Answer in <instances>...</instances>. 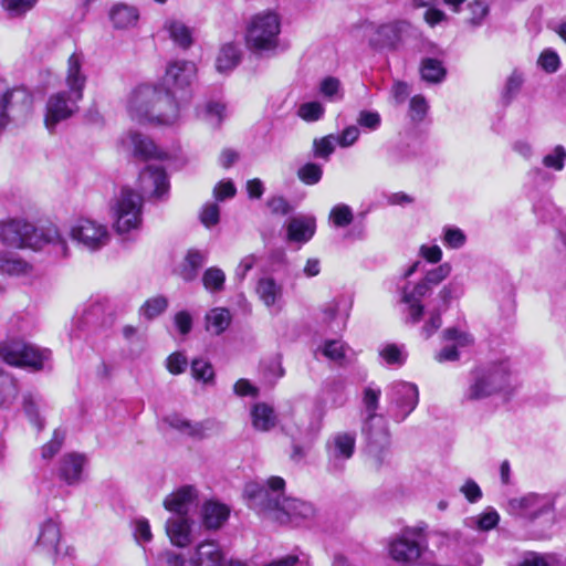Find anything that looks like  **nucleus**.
Here are the masks:
<instances>
[{
  "label": "nucleus",
  "mask_w": 566,
  "mask_h": 566,
  "mask_svg": "<svg viewBox=\"0 0 566 566\" xmlns=\"http://www.w3.org/2000/svg\"><path fill=\"white\" fill-rule=\"evenodd\" d=\"M284 488L285 481L281 476H271L265 483H247L244 496L251 509L281 524L310 518L314 514L313 506L302 500L283 496Z\"/></svg>",
  "instance_id": "obj_1"
},
{
  "label": "nucleus",
  "mask_w": 566,
  "mask_h": 566,
  "mask_svg": "<svg viewBox=\"0 0 566 566\" xmlns=\"http://www.w3.org/2000/svg\"><path fill=\"white\" fill-rule=\"evenodd\" d=\"M130 117L140 123L171 125L179 118L180 107L168 93L154 85L135 87L127 101Z\"/></svg>",
  "instance_id": "obj_2"
},
{
  "label": "nucleus",
  "mask_w": 566,
  "mask_h": 566,
  "mask_svg": "<svg viewBox=\"0 0 566 566\" xmlns=\"http://www.w3.org/2000/svg\"><path fill=\"white\" fill-rule=\"evenodd\" d=\"M0 241L12 248L33 250H39L44 244H52L56 253L63 256L69 255L67 242L55 226L36 229L33 224L20 219L3 221L0 222Z\"/></svg>",
  "instance_id": "obj_3"
},
{
  "label": "nucleus",
  "mask_w": 566,
  "mask_h": 566,
  "mask_svg": "<svg viewBox=\"0 0 566 566\" xmlns=\"http://www.w3.org/2000/svg\"><path fill=\"white\" fill-rule=\"evenodd\" d=\"M388 555L401 566H437L424 558L428 541L422 527L407 526L388 541Z\"/></svg>",
  "instance_id": "obj_4"
},
{
  "label": "nucleus",
  "mask_w": 566,
  "mask_h": 566,
  "mask_svg": "<svg viewBox=\"0 0 566 566\" xmlns=\"http://www.w3.org/2000/svg\"><path fill=\"white\" fill-rule=\"evenodd\" d=\"M512 375L507 363L491 364L471 371L463 400L478 401L512 388Z\"/></svg>",
  "instance_id": "obj_5"
},
{
  "label": "nucleus",
  "mask_w": 566,
  "mask_h": 566,
  "mask_svg": "<svg viewBox=\"0 0 566 566\" xmlns=\"http://www.w3.org/2000/svg\"><path fill=\"white\" fill-rule=\"evenodd\" d=\"M280 19L274 12L258 13L248 23L245 31L247 48L254 53L274 51L279 45Z\"/></svg>",
  "instance_id": "obj_6"
},
{
  "label": "nucleus",
  "mask_w": 566,
  "mask_h": 566,
  "mask_svg": "<svg viewBox=\"0 0 566 566\" xmlns=\"http://www.w3.org/2000/svg\"><path fill=\"white\" fill-rule=\"evenodd\" d=\"M114 228L119 234L137 230L142 223V196L129 189L123 188L112 203Z\"/></svg>",
  "instance_id": "obj_7"
},
{
  "label": "nucleus",
  "mask_w": 566,
  "mask_h": 566,
  "mask_svg": "<svg viewBox=\"0 0 566 566\" xmlns=\"http://www.w3.org/2000/svg\"><path fill=\"white\" fill-rule=\"evenodd\" d=\"M49 357L48 349H40L19 338H10L0 343V358L11 366L41 369Z\"/></svg>",
  "instance_id": "obj_8"
},
{
  "label": "nucleus",
  "mask_w": 566,
  "mask_h": 566,
  "mask_svg": "<svg viewBox=\"0 0 566 566\" xmlns=\"http://www.w3.org/2000/svg\"><path fill=\"white\" fill-rule=\"evenodd\" d=\"M380 389L374 385L364 388L363 405L366 413V421L363 432L371 443L386 444L388 430L385 418L377 413L379 407Z\"/></svg>",
  "instance_id": "obj_9"
},
{
  "label": "nucleus",
  "mask_w": 566,
  "mask_h": 566,
  "mask_svg": "<svg viewBox=\"0 0 566 566\" xmlns=\"http://www.w3.org/2000/svg\"><path fill=\"white\" fill-rule=\"evenodd\" d=\"M197 67L188 61H176L167 66L164 76V84L169 96L177 103V99L188 101L190 92L187 90L196 77Z\"/></svg>",
  "instance_id": "obj_10"
},
{
  "label": "nucleus",
  "mask_w": 566,
  "mask_h": 566,
  "mask_svg": "<svg viewBox=\"0 0 566 566\" xmlns=\"http://www.w3.org/2000/svg\"><path fill=\"white\" fill-rule=\"evenodd\" d=\"M70 237L78 247L90 252L103 249L111 240L107 227L92 219L77 220L71 227Z\"/></svg>",
  "instance_id": "obj_11"
},
{
  "label": "nucleus",
  "mask_w": 566,
  "mask_h": 566,
  "mask_svg": "<svg viewBox=\"0 0 566 566\" xmlns=\"http://www.w3.org/2000/svg\"><path fill=\"white\" fill-rule=\"evenodd\" d=\"M507 507L511 514L534 521L554 511L555 496L551 493H527L511 499Z\"/></svg>",
  "instance_id": "obj_12"
},
{
  "label": "nucleus",
  "mask_w": 566,
  "mask_h": 566,
  "mask_svg": "<svg viewBox=\"0 0 566 566\" xmlns=\"http://www.w3.org/2000/svg\"><path fill=\"white\" fill-rule=\"evenodd\" d=\"M356 446L354 432H336L326 442L327 469L332 473L344 470L345 463L353 457Z\"/></svg>",
  "instance_id": "obj_13"
},
{
  "label": "nucleus",
  "mask_w": 566,
  "mask_h": 566,
  "mask_svg": "<svg viewBox=\"0 0 566 566\" xmlns=\"http://www.w3.org/2000/svg\"><path fill=\"white\" fill-rule=\"evenodd\" d=\"M387 397L391 403V417L402 421L418 405L419 392L416 385L398 381L388 387Z\"/></svg>",
  "instance_id": "obj_14"
},
{
  "label": "nucleus",
  "mask_w": 566,
  "mask_h": 566,
  "mask_svg": "<svg viewBox=\"0 0 566 566\" xmlns=\"http://www.w3.org/2000/svg\"><path fill=\"white\" fill-rule=\"evenodd\" d=\"M82 98L75 96L66 91L57 92L50 96L46 103L45 126L48 129L53 128L62 120L67 119L77 112V103Z\"/></svg>",
  "instance_id": "obj_15"
},
{
  "label": "nucleus",
  "mask_w": 566,
  "mask_h": 566,
  "mask_svg": "<svg viewBox=\"0 0 566 566\" xmlns=\"http://www.w3.org/2000/svg\"><path fill=\"white\" fill-rule=\"evenodd\" d=\"M432 287L433 286L423 279L418 282L412 290H408L407 287L402 289L400 302L406 305L403 313L407 323L415 325L420 322L424 311L421 298L431 292Z\"/></svg>",
  "instance_id": "obj_16"
},
{
  "label": "nucleus",
  "mask_w": 566,
  "mask_h": 566,
  "mask_svg": "<svg viewBox=\"0 0 566 566\" xmlns=\"http://www.w3.org/2000/svg\"><path fill=\"white\" fill-rule=\"evenodd\" d=\"M140 189L145 195L164 199L169 191V180L165 169L158 165H148L139 174Z\"/></svg>",
  "instance_id": "obj_17"
},
{
  "label": "nucleus",
  "mask_w": 566,
  "mask_h": 566,
  "mask_svg": "<svg viewBox=\"0 0 566 566\" xmlns=\"http://www.w3.org/2000/svg\"><path fill=\"white\" fill-rule=\"evenodd\" d=\"M353 306L347 296H338L325 303L321 308V321L331 328L345 327Z\"/></svg>",
  "instance_id": "obj_18"
},
{
  "label": "nucleus",
  "mask_w": 566,
  "mask_h": 566,
  "mask_svg": "<svg viewBox=\"0 0 566 566\" xmlns=\"http://www.w3.org/2000/svg\"><path fill=\"white\" fill-rule=\"evenodd\" d=\"M122 144L127 149H132L133 155L139 159L163 158L164 155L151 139L137 132L127 133L122 138Z\"/></svg>",
  "instance_id": "obj_19"
},
{
  "label": "nucleus",
  "mask_w": 566,
  "mask_h": 566,
  "mask_svg": "<svg viewBox=\"0 0 566 566\" xmlns=\"http://www.w3.org/2000/svg\"><path fill=\"white\" fill-rule=\"evenodd\" d=\"M197 499V490L191 485H185L169 494L164 501V506L169 512L186 516Z\"/></svg>",
  "instance_id": "obj_20"
},
{
  "label": "nucleus",
  "mask_w": 566,
  "mask_h": 566,
  "mask_svg": "<svg viewBox=\"0 0 566 566\" xmlns=\"http://www.w3.org/2000/svg\"><path fill=\"white\" fill-rule=\"evenodd\" d=\"M260 301L268 308L280 311L283 306V285L271 276L261 277L255 286Z\"/></svg>",
  "instance_id": "obj_21"
},
{
  "label": "nucleus",
  "mask_w": 566,
  "mask_h": 566,
  "mask_svg": "<svg viewBox=\"0 0 566 566\" xmlns=\"http://www.w3.org/2000/svg\"><path fill=\"white\" fill-rule=\"evenodd\" d=\"M224 555L218 543L205 541L197 545L190 556L189 566H220Z\"/></svg>",
  "instance_id": "obj_22"
},
{
  "label": "nucleus",
  "mask_w": 566,
  "mask_h": 566,
  "mask_svg": "<svg viewBox=\"0 0 566 566\" xmlns=\"http://www.w3.org/2000/svg\"><path fill=\"white\" fill-rule=\"evenodd\" d=\"M316 230L313 217H293L286 223V238L290 242L305 243L312 239Z\"/></svg>",
  "instance_id": "obj_23"
},
{
  "label": "nucleus",
  "mask_w": 566,
  "mask_h": 566,
  "mask_svg": "<svg viewBox=\"0 0 566 566\" xmlns=\"http://www.w3.org/2000/svg\"><path fill=\"white\" fill-rule=\"evenodd\" d=\"M65 84L67 86V93L73 94L75 98L83 97L86 76L82 71V59L76 53H73L67 60Z\"/></svg>",
  "instance_id": "obj_24"
},
{
  "label": "nucleus",
  "mask_w": 566,
  "mask_h": 566,
  "mask_svg": "<svg viewBox=\"0 0 566 566\" xmlns=\"http://www.w3.org/2000/svg\"><path fill=\"white\" fill-rule=\"evenodd\" d=\"M230 509L218 501H207L201 507L202 524L208 530L220 528L229 518Z\"/></svg>",
  "instance_id": "obj_25"
},
{
  "label": "nucleus",
  "mask_w": 566,
  "mask_h": 566,
  "mask_svg": "<svg viewBox=\"0 0 566 566\" xmlns=\"http://www.w3.org/2000/svg\"><path fill=\"white\" fill-rule=\"evenodd\" d=\"M109 20L115 29H130L137 25L139 11L134 6L118 2L111 8Z\"/></svg>",
  "instance_id": "obj_26"
},
{
  "label": "nucleus",
  "mask_w": 566,
  "mask_h": 566,
  "mask_svg": "<svg viewBox=\"0 0 566 566\" xmlns=\"http://www.w3.org/2000/svg\"><path fill=\"white\" fill-rule=\"evenodd\" d=\"M60 538V527L55 521L50 518L46 520L40 527L36 546L49 554H57Z\"/></svg>",
  "instance_id": "obj_27"
},
{
  "label": "nucleus",
  "mask_w": 566,
  "mask_h": 566,
  "mask_svg": "<svg viewBox=\"0 0 566 566\" xmlns=\"http://www.w3.org/2000/svg\"><path fill=\"white\" fill-rule=\"evenodd\" d=\"M85 458L81 454L70 453L61 460L59 474L67 484H75L81 481Z\"/></svg>",
  "instance_id": "obj_28"
},
{
  "label": "nucleus",
  "mask_w": 566,
  "mask_h": 566,
  "mask_svg": "<svg viewBox=\"0 0 566 566\" xmlns=\"http://www.w3.org/2000/svg\"><path fill=\"white\" fill-rule=\"evenodd\" d=\"M22 409L29 421L39 430L44 428L41 410L44 407L42 397L34 391L28 390L22 394Z\"/></svg>",
  "instance_id": "obj_29"
},
{
  "label": "nucleus",
  "mask_w": 566,
  "mask_h": 566,
  "mask_svg": "<svg viewBox=\"0 0 566 566\" xmlns=\"http://www.w3.org/2000/svg\"><path fill=\"white\" fill-rule=\"evenodd\" d=\"M166 533L174 545L184 547L190 543V525L186 516H175L167 521Z\"/></svg>",
  "instance_id": "obj_30"
},
{
  "label": "nucleus",
  "mask_w": 566,
  "mask_h": 566,
  "mask_svg": "<svg viewBox=\"0 0 566 566\" xmlns=\"http://www.w3.org/2000/svg\"><path fill=\"white\" fill-rule=\"evenodd\" d=\"M252 426L259 431H270L276 424V416L271 406L259 402L251 410Z\"/></svg>",
  "instance_id": "obj_31"
},
{
  "label": "nucleus",
  "mask_w": 566,
  "mask_h": 566,
  "mask_svg": "<svg viewBox=\"0 0 566 566\" xmlns=\"http://www.w3.org/2000/svg\"><path fill=\"white\" fill-rule=\"evenodd\" d=\"M403 23L394 22L382 24L378 28L371 43L378 48H394L400 39Z\"/></svg>",
  "instance_id": "obj_32"
},
{
  "label": "nucleus",
  "mask_w": 566,
  "mask_h": 566,
  "mask_svg": "<svg viewBox=\"0 0 566 566\" xmlns=\"http://www.w3.org/2000/svg\"><path fill=\"white\" fill-rule=\"evenodd\" d=\"M231 319L229 310L224 307L212 308L205 317L206 329L212 335H220L229 327Z\"/></svg>",
  "instance_id": "obj_33"
},
{
  "label": "nucleus",
  "mask_w": 566,
  "mask_h": 566,
  "mask_svg": "<svg viewBox=\"0 0 566 566\" xmlns=\"http://www.w3.org/2000/svg\"><path fill=\"white\" fill-rule=\"evenodd\" d=\"M19 395L18 381L10 374L0 370V409H9Z\"/></svg>",
  "instance_id": "obj_34"
},
{
  "label": "nucleus",
  "mask_w": 566,
  "mask_h": 566,
  "mask_svg": "<svg viewBox=\"0 0 566 566\" xmlns=\"http://www.w3.org/2000/svg\"><path fill=\"white\" fill-rule=\"evenodd\" d=\"M207 253L199 250H189L180 269V275L185 281L197 277L198 271L205 264Z\"/></svg>",
  "instance_id": "obj_35"
},
{
  "label": "nucleus",
  "mask_w": 566,
  "mask_h": 566,
  "mask_svg": "<svg viewBox=\"0 0 566 566\" xmlns=\"http://www.w3.org/2000/svg\"><path fill=\"white\" fill-rule=\"evenodd\" d=\"M165 29L170 39L179 46L186 49L192 43L191 30L181 21L174 19L167 20Z\"/></svg>",
  "instance_id": "obj_36"
},
{
  "label": "nucleus",
  "mask_w": 566,
  "mask_h": 566,
  "mask_svg": "<svg viewBox=\"0 0 566 566\" xmlns=\"http://www.w3.org/2000/svg\"><path fill=\"white\" fill-rule=\"evenodd\" d=\"M499 521V513L494 509L489 507L476 516L465 518L464 524L470 528L486 532L493 530L497 525Z\"/></svg>",
  "instance_id": "obj_37"
},
{
  "label": "nucleus",
  "mask_w": 566,
  "mask_h": 566,
  "mask_svg": "<svg viewBox=\"0 0 566 566\" xmlns=\"http://www.w3.org/2000/svg\"><path fill=\"white\" fill-rule=\"evenodd\" d=\"M30 270L31 266L25 261L9 253L0 252V274L20 276L28 274Z\"/></svg>",
  "instance_id": "obj_38"
},
{
  "label": "nucleus",
  "mask_w": 566,
  "mask_h": 566,
  "mask_svg": "<svg viewBox=\"0 0 566 566\" xmlns=\"http://www.w3.org/2000/svg\"><path fill=\"white\" fill-rule=\"evenodd\" d=\"M559 558L554 553L527 551L521 554L517 566H557Z\"/></svg>",
  "instance_id": "obj_39"
},
{
  "label": "nucleus",
  "mask_w": 566,
  "mask_h": 566,
  "mask_svg": "<svg viewBox=\"0 0 566 566\" xmlns=\"http://www.w3.org/2000/svg\"><path fill=\"white\" fill-rule=\"evenodd\" d=\"M240 61V50L237 45L228 43L223 45L217 57L216 66L221 73L231 71Z\"/></svg>",
  "instance_id": "obj_40"
},
{
  "label": "nucleus",
  "mask_w": 566,
  "mask_h": 566,
  "mask_svg": "<svg viewBox=\"0 0 566 566\" xmlns=\"http://www.w3.org/2000/svg\"><path fill=\"white\" fill-rule=\"evenodd\" d=\"M322 354L329 360L338 365L348 363V353L350 349L340 340H327L322 346Z\"/></svg>",
  "instance_id": "obj_41"
},
{
  "label": "nucleus",
  "mask_w": 566,
  "mask_h": 566,
  "mask_svg": "<svg viewBox=\"0 0 566 566\" xmlns=\"http://www.w3.org/2000/svg\"><path fill=\"white\" fill-rule=\"evenodd\" d=\"M420 73L423 81L439 83L446 76V69L439 60L427 57L421 62Z\"/></svg>",
  "instance_id": "obj_42"
},
{
  "label": "nucleus",
  "mask_w": 566,
  "mask_h": 566,
  "mask_svg": "<svg viewBox=\"0 0 566 566\" xmlns=\"http://www.w3.org/2000/svg\"><path fill=\"white\" fill-rule=\"evenodd\" d=\"M165 421L169 427L176 429L182 434L189 437H200L202 434V427L199 423H193L179 415L168 416Z\"/></svg>",
  "instance_id": "obj_43"
},
{
  "label": "nucleus",
  "mask_w": 566,
  "mask_h": 566,
  "mask_svg": "<svg viewBox=\"0 0 566 566\" xmlns=\"http://www.w3.org/2000/svg\"><path fill=\"white\" fill-rule=\"evenodd\" d=\"M379 356L388 365L401 366L407 359V352L405 345L385 344L379 349Z\"/></svg>",
  "instance_id": "obj_44"
},
{
  "label": "nucleus",
  "mask_w": 566,
  "mask_h": 566,
  "mask_svg": "<svg viewBox=\"0 0 566 566\" xmlns=\"http://www.w3.org/2000/svg\"><path fill=\"white\" fill-rule=\"evenodd\" d=\"M443 340L450 343L452 346H457L458 350L470 347L473 344L472 335L457 327L444 329Z\"/></svg>",
  "instance_id": "obj_45"
},
{
  "label": "nucleus",
  "mask_w": 566,
  "mask_h": 566,
  "mask_svg": "<svg viewBox=\"0 0 566 566\" xmlns=\"http://www.w3.org/2000/svg\"><path fill=\"white\" fill-rule=\"evenodd\" d=\"M168 306V301L166 297L158 295L151 298H148L139 308V315L147 318L153 319L164 313Z\"/></svg>",
  "instance_id": "obj_46"
},
{
  "label": "nucleus",
  "mask_w": 566,
  "mask_h": 566,
  "mask_svg": "<svg viewBox=\"0 0 566 566\" xmlns=\"http://www.w3.org/2000/svg\"><path fill=\"white\" fill-rule=\"evenodd\" d=\"M226 282L224 272L216 266L209 268L205 271L202 276V283L206 290L210 292H219L223 290V285Z\"/></svg>",
  "instance_id": "obj_47"
},
{
  "label": "nucleus",
  "mask_w": 566,
  "mask_h": 566,
  "mask_svg": "<svg viewBox=\"0 0 566 566\" xmlns=\"http://www.w3.org/2000/svg\"><path fill=\"white\" fill-rule=\"evenodd\" d=\"M191 375L198 381L211 384L213 382L214 370L209 361L203 358H196L191 363Z\"/></svg>",
  "instance_id": "obj_48"
},
{
  "label": "nucleus",
  "mask_w": 566,
  "mask_h": 566,
  "mask_svg": "<svg viewBox=\"0 0 566 566\" xmlns=\"http://www.w3.org/2000/svg\"><path fill=\"white\" fill-rule=\"evenodd\" d=\"M38 0H2L1 4L4 11L11 18L24 15L28 11L32 10Z\"/></svg>",
  "instance_id": "obj_49"
},
{
  "label": "nucleus",
  "mask_w": 566,
  "mask_h": 566,
  "mask_svg": "<svg viewBox=\"0 0 566 566\" xmlns=\"http://www.w3.org/2000/svg\"><path fill=\"white\" fill-rule=\"evenodd\" d=\"M319 93L332 102L342 99L343 92L339 80L333 76L323 78L319 83Z\"/></svg>",
  "instance_id": "obj_50"
},
{
  "label": "nucleus",
  "mask_w": 566,
  "mask_h": 566,
  "mask_svg": "<svg viewBox=\"0 0 566 566\" xmlns=\"http://www.w3.org/2000/svg\"><path fill=\"white\" fill-rule=\"evenodd\" d=\"M323 176V169L319 165L307 163L298 168L297 177L305 185H316Z\"/></svg>",
  "instance_id": "obj_51"
},
{
  "label": "nucleus",
  "mask_w": 566,
  "mask_h": 566,
  "mask_svg": "<svg viewBox=\"0 0 566 566\" xmlns=\"http://www.w3.org/2000/svg\"><path fill=\"white\" fill-rule=\"evenodd\" d=\"M565 161H566V149L562 145L555 146L549 154H547L543 157V160H542L543 165L546 168H551L556 171H560L564 169Z\"/></svg>",
  "instance_id": "obj_52"
},
{
  "label": "nucleus",
  "mask_w": 566,
  "mask_h": 566,
  "mask_svg": "<svg viewBox=\"0 0 566 566\" xmlns=\"http://www.w3.org/2000/svg\"><path fill=\"white\" fill-rule=\"evenodd\" d=\"M337 138L335 135H327L322 138H317L313 143L314 155L317 158L328 159L335 150Z\"/></svg>",
  "instance_id": "obj_53"
},
{
  "label": "nucleus",
  "mask_w": 566,
  "mask_h": 566,
  "mask_svg": "<svg viewBox=\"0 0 566 566\" xmlns=\"http://www.w3.org/2000/svg\"><path fill=\"white\" fill-rule=\"evenodd\" d=\"M353 219L354 214L350 207L343 203L335 206L329 213V220L338 228L347 227Z\"/></svg>",
  "instance_id": "obj_54"
},
{
  "label": "nucleus",
  "mask_w": 566,
  "mask_h": 566,
  "mask_svg": "<svg viewBox=\"0 0 566 566\" xmlns=\"http://www.w3.org/2000/svg\"><path fill=\"white\" fill-rule=\"evenodd\" d=\"M469 18L468 23L472 27L482 24L485 17L489 14V6L482 0H474L468 4Z\"/></svg>",
  "instance_id": "obj_55"
},
{
  "label": "nucleus",
  "mask_w": 566,
  "mask_h": 566,
  "mask_svg": "<svg viewBox=\"0 0 566 566\" xmlns=\"http://www.w3.org/2000/svg\"><path fill=\"white\" fill-rule=\"evenodd\" d=\"M227 116L226 105L219 102H209L205 108V119L212 126L217 127Z\"/></svg>",
  "instance_id": "obj_56"
},
{
  "label": "nucleus",
  "mask_w": 566,
  "mask_h": 566,
  "mask_svg": "<svg viewBox=\"0 0 566 566\" xmlns=\"http://www.w3.org/2000/svg\"><path fill=\"white\" fill-rule=\"evenodd\" d=\"M325 108L319 102H307L298 107V116L306 122H316L324 115Z\"/></svg>",
  "instance_id": "obj_57"
},
{
  "label": "nucleus",
  "mask_w": 566,
  "mask_h": 566,
  "mask_svg": "<svg viewBox=\"0 0 566 566\" xmlns=\"http://www.w3.org/2000/svg\"><path fill=\"white\" fill-rule=\"evenodd\" d=\"M467 237L463 231L455 227L443 229V243L450 249H460L465 244Z\"/></svg>",
  "instance_id": "obj_58"
},
{
  "label": "nucleus",
  "mask_w": 566,
  "mask_h": 566,
  "mask_svg": "<svg viewBox=\"0 0 566 566\" xmlns=\"http://www.w3.org/2000/svg\"><path fill=\"white\" fill-rule=\"evenodd\" d=\"M357 124L367 130H377L381 125L380 114L376 111H360L357 116Z\"/></svg>",
  "instance_id": "obj_59"
},
{
  "label": "nucleus",
  "mask_w": 566,
  "mask_h": 566,
  "mask_svg": "<svg viewBox=\"0 0 566 566\" xmlns=\"http://www.w3.org/2000/svg\"><path fill=\"white\" fill-rule=\"evenodd\" d=\"M428 112V103L422 95H415L409 103V116L413 122H421Z\"/></svg>",
  "instance_id": "obj_60"
},
{
  "label": "nucleus",
  "mask_w": 566,
  "mask_h": 566,
  "mask_svg": "<svg viewBox=\"0 0 566 566\" xmlns=\"http://www.w3.org/2000/svg\"><path fill=\"white\" fill-rule=\"evenodd\" d=\"M220 220V208L214 202H208L202 207L200 221L206 228L216 226Z\"/></svg>",
  "instance_id": "obj_61"
},
{
  "label": "nucleus",
  "mask_w": 566,
  "mask_h": 566,
  "mask_svg": "<svg viewBox=\"0 0 566 566\" xmlns=\"http://www.w3.org/2000/svg\"><path fill=\"white\" fill-rule=\"evenodd\" d=\"M325 399L332 403L333 407H340L345 403L346 397L344 386L339 382H333L326 386Z\"/></svg>",
  "instance_id": "obj_62"
},
{
  "label": "nucleus",
  "mask_w": 566,
  "mask_h": 566,
  "mask_svg": "<svg viewBox=\"0 0 566 566\" xmlns=\"http://www.w3.org/2000/svg\"><path fill=\"white\" fill-rule=\"evenodd\" d=\"M188 366V359L185 354L180 352H175L168 356L166 360V367L168 371L172 375L182 374Z\"/></svg>",
  "instance_id": "obj_63"
},
{
  "label": "nucleus",
  "mask_w": 566,
  "mask_h": 566,
  "mask_svg": "<svg viewBox=\"0 0 566 566\" xmlns=\"http://www.w3.org/2000/svg\"><path fill=\"white\" fill-rule=\"evenodd\" d=\"M237 193V188L232 180L226 179L219 181L213 188V197L218 201L233 198Z\"/></svg>",
  "instance_id": "obj_64"
}]
</instances>
